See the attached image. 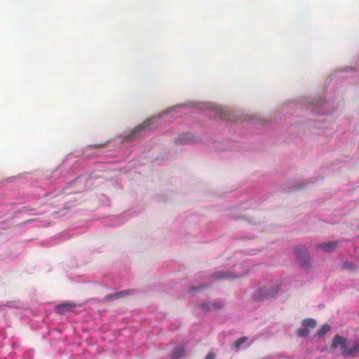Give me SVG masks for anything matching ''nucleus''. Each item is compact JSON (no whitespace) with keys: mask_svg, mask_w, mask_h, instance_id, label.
I'll return each mask as SVG.
<instances>
[{"mask_svg":"<svg viewBox=\"0 0 359 359\" xmlns=\"http://www.w3.org/2000/svg\"><path fill=\"white\" fill-rule=\"evenodd\" d=\"M340 346L341 350V354L347 357L346 351H348V340L346 338L337 334L332 340V347L336 348Z\"/></svg>","mask_w":359,"mask_h":359,"instance_id":"obj_1","label":"nucleus"},{"mask_svg":"<svg viewBox=\"0 0 359 359\" xmlns=\"http://www.w3.org/2000/svg\"><path fill=\"white\" fill-rule=\"evenodd\" d=\"M278 292L276 286L272 287L270 289L262 288L256 294H255V299L257 301H262L265 299L273 297Z\"/></svg>","mask_w":359,"mask_h":359,"instance_id":"obj_2","label":"nucleus"},{"mask_svg":"<svg viewBox=\"0 0 359 359\" xmlns=\"http://www.w3.org/2000/svg\"><path fill=\"white\" fill-rule=\"evenodd\" d=\"M338 241H330L327 243H320L318 245V248L326 252H331L334 251L338 247Z\"/></svg>","mask_w":359,"mask_h":359,"instance_id":"obj_3","label":"nucleus"},{"mask_svg":"<svg viewBox=\"0 0 359 359\" xmlns=\"http://www.w3.org/2000/svg\"><path fill=\"white\" fill-rule=\"evenodd\" d=\"M186 356V349L184 346L175 347L171 353L170 359H182Z\"/></svg>","mask_w":359,"mask_h":359,"instance_id":"obj_4","label":"nucleus"},{"mask_svg":"<svg viewBox=\"0 0 359 359\" xmlns=\"http://www.w3.org/2000/svg\"><path fill=\"white\" fill-rule=\"evenodd\" d=\"M149 125V122H144L137 126H136L127 136L129 140H133L137 134L143 131Z\"/></svg>","mask_w":359,"mask_h":359,"instance_id":"obj_5","label":"nucleus"},{"mask_svg":"<svg viewBox=\"0 0 359 359\" xmlns=\"http://www.w3.org/2000/svg\"><path fill=\"white\" fill-rule=\"evenodd\" d=\"M75 306H76V304L74 303H70V302L64 303V304L57 305L56 306V309L57 310V312L60 314H64L67 311H69L71 309H72L73 308H74Z\"/></svg>","mask_w":359,"mask_h":359,"instance_id":"obj_6","label":"nucleus"},{"mask_svg":"<svg viewBox=\"0 0 359 359\" xmlns=\"http://www.w3.org/2000/svg\"><path fill=\"white\" fill-rule=\"evenodd\" d=\"M130 292V290H123L112 294L107 295L104 297V301L109 302L115 299L120 298Z\"/></svg>","mask_w":359,"mask_h":359,"instance_id":"obj_7","label":"nucleus"},{"mask_svg":"<svg viewBox=\"0 0 359 359\" xmlns=\"http://www.w3.org/2000/svg\"><path fill=\"white\" fill-rule=\"evenodd\" d=\"M359 352V339H357L351 348H348V351H346L347 357H354Z\"/></svg>","mask_w":359,"mask_h":359,"instance_id":"obj_8","label":"nucleus"},{"mask_svg":"<svg viewBox=\"0 0 359 359\" xmlns=\"http://www.w3.org/2000/svg\"><path fill=\"white\" fill-rule=\"evenodd\" d=\"M302 324L303 327H305L307 329L308 327L313 329L316 326V321L313 318H306L302 321Z\"/></svg>","mask_w":359,"mask_h":359,"instance_id":"obj_9","label":"nucleus"},{"mask_svg":"<svg viewBox=\"0 0 359 359\" xmlns=\"http://www.w3.org/2000/svg\"><path fill=\"white\" fill-rule=\"evenodd\" d=\"M330 330V326L327 324L323 325L320 329L317 332V335L319 337L324 336Z\"/></svg>","mask_w":359,"mask_h":359,"instance_id":"obj_10","label":"nucleus"},{"mask_svg":"<svg viewBox=\"0 0 359 359\" xmlns=\"http://www.w3.org/2000/svg\"><path fill=\"white\" fill-rule=\"evenodd\" d=\"M248 341V337H241L240 338H238L234 343H233V346L236 349H238L240 348V346L244 344L245 342H246Z\"/></svg>","mask_w":359,"mask_h":359,"instance_id":"obj_11","label":"nucleus"},{"mask_svg":"<svg viewBox=\"0 0 359 359\" xmlns=\"http://www.w3.org/2000/svg\"><path fill=\"white\" fill-rule=\"evenodd\" d=\"M309 334V330L305 327H301L297 330V335L299 337H305Z\"/></svg>","mask_w":359,"mask_h":359,"instance_id":"obj_12","label":"nucleus"},{"mask_svg":"<svg viewBox=\"0 0 359 359\" xmlns=\"http://www.w3.org/2000/svg\"><path fill=\"white\" fill-rule=\"evenodd\" d=\"M214 276L216 278H218V279L224 278H232L230 272H219L217 273H215Z\"/></svg>","mask_w":359,"mask_h":359,"instance_id":"obj_13","label":"nucleus"},{"mask_svg":"<svg viewBox=\"0 0 359 359\" xmlns=\"http://www.w3.org/2000/svg\"><path fill=\"white\" fill-rule=\"evenodd\" d=\"M343 268L346 269L355 270L356 269L355 266L349 262H346L343 263Z\"/></svg>","mask_w":359,"mask_h":359,"instance_id":"obj_14","label":"nucleus"},{"mask_svg":"<svg viewBox=\"0 0 359 359\" xmlns=\"http://www.w3.org/2000/svg\"><path fill=\"white\" fill-rule=\"evenodd\" d=\"M306 251V249L304 246H298L295 248V252L297 253V254H304Z\"/></svg>","mask_w":359,"mask_h":359,"instance_id":"obj_15","label":"nucleus"},{"mask_svg":"<svg viewBox=\"0 0 359 359\" xmlns=\"http://www.w3.org/2000/svg\"><path fill=\"white\" fill-rule=\"evenodd\" d=\"M215 358H216V355L212 352L208 353V355L205 358V359H215Z\"/></svg>","mask_w":359,"mask_h":359,"instance_id":"obj_16","label":"nucleus"},{"mask_svg":"<svg viewBox=\"0 0 359 359\" xmlns=\"http://www.w3.org/2000/svg\"><path fill=\"white\" fill-rule=\"evenodd\" d=\"M178 141H179V142H180V143H181V144H186V143H187V141H183V140H182V138H179V139H178Z\"/></svg>","mask_w":359,"mask_h":359,"instance_id":"obj_17","label":"nucleus"},{"mask_svg":"<svg viewBox=\"0 0 359 359\" xmlns=\"http://www.w3.org/2000/svg\"><path fill=\"white\" fill-rule=\"evenodd\" d=\"M303 266H309V264L307 262H305V263H302V264Z\"/></svg>","mask_w":359,"mask_h":359,"instance_id":"obj_18","label":"nucleus"},{"mask_svg":"<svg viewBox=\"0 0 359 359\" xmlns=\"http://www.w3.org/2000/svg\"><path fill=\"white\" fill-rule=\"evenodd\" d=\"M96 147H103V145L102 144H100V145H96Z\"/></svg>","mask_w":359,"mask_h":359,"instance_id":"obj_19","label":"nucleus"}]
</instances>
